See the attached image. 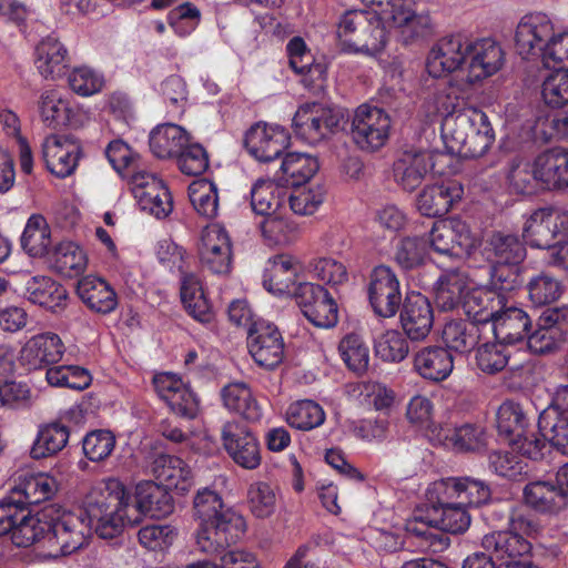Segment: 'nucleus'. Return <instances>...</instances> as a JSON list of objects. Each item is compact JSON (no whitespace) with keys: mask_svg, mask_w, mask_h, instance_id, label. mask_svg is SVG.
<instances>
[{"mask_svg":"<svg viewBox=\"0 0 568 568\" xmlns=\"http://www.w3.org/2000/svg\"><path fill=\"white\" fill-rule=\"evenodd\" d=\"M364 9L346 11L336 34L347 53L374 55L396 38L409 43L430 29L428 16L415 11L416 0H359Z\"/></svg>","mask_w":568,"mask_h":568,"instance_id":"nucleus-1","label":"nucleus"},{"mask_svg":"<svg viewBox=\"0 0 568 568\" xmlns=\"http://www.w3.org/2000/svg\"><path fill=\"white\" fill-rule=\"evenodd\" d=\"M418 115L429 124L440 122L442 140L450 155L480 158L495 141L488 115L475 106H463V98L453 84L428 94Z\"/></svg>","mask_w":568,"mask_h":568,"instance_id":"nucleus-2","label":"nucleus"},{"mask_svg":"<svg viewBox=\"0 0 568 568\" xmlns=\"http://www.w3.org/2000/svg\"><path fill=\"white\" fill-rule=\"evenodd\" d=\"M432 247L450 260H470L481 256L494 263L491 271L499 268L504 275L526 257V248L519 239L511 234L495 233L483 248V232L465 220L453 216L434 223L430 234Z\"/></svg>","mask_w":568,"mask_h":568,"instance_id":"nucleus-3","label":"nucleus"},{"mask_svg":"<svg viewBox=\"0 0 568 568\" xmlns=\"http://www.w3.org/2000/svg\"><path fill=\"white\" fill-rule=\"evenodd\" d=\"M505 62L501 45L490 38L471 40L457 34L442 39L429 51L426 70L433 78L457 72L462 91L497 73Z\"/></svg>","mask_w":568,"mask_h":568,"instance_id":"nucleus-4","label":"nucleus"},{"mask_svg":"<svg viewBox=\"0 0 568 568\" xmlns=\"http://www.w3.org/2000/svg\"><path fill=\"white\" fill-rule=\"evenodd\" d=\"M83 506L92 529L102 539H112L141 520L125 486L113 477L95 483Z\"/></svg>","mask_w":568,"mask_h":568,"instance_id":"nucleus-5","label":"nucleus"},{"mask_svg":"<svg viewBox=\"0 0 568 568\" xmlns=\"http://www.w3.org/2000/svg\"><path fill=\"white\" fill-rule=\"evenodd\" d=\"M193 509L199 521L196 545L201 551L217 554L244 535V517L227 507L215 490L200 489L194 497Z\"/></svg>","mask_w":568,"mask_h":568,"instance_id":"nucleus-6","label":"nucleus"},{"mask_svg":"<svg viewBox=\"0 0 568 568\" xmlns=\"http://www.w3.org/2000/svg\"><path fill=\"white\" fill-rule=\"evenodd\" d=\"M43 517L49 521L45 538L49 557L70 556L88 545L92 527L84 507L51 505L43 510Z\"/></svg>","mask_w":568,"mask_h":568,"instance_id":"nucleus-7","label":"nucleus"},{"mask_svg":"<svg viewBox=\"0 0 568 568\" xmlns=\"http://www.w3.org/2000/svg\"><path fill=\"white\" fill-rule=\"evenodd\" d=\"M518 285L519 274L510 270L504 275L496 268L490 272L489 285L471 284L463 300V310L474 323L490 325L497 313L508 304L510 294Z\"/></svg>","mask_w":568,"mask_h":568,"instance_id":"nucleus-8","label":"nucleus"},{"mask_svg":"<svg viewBox=\"0 0 568 568\" xmlns=\"http://www.w3.org/2000/svg\"><path fill=\"white\" fill-rule=\"evenodd\" d=\"M40 121L49 129H82L93 120L90 106L74 101L62 90L48 87L41 90L37 100Z\"/></svg>","mask_w":568,"mask_h":568,"instance_id":"nucleus-9","label":"nucleus"},{"mask_svg":"<svg viewBox=\"0 0 568 568\" xmlns=\"http://www.w3.org/2000/svg\"><path fill=\"white\" fill-rule=\"evenodd\" d=\"M392 120L382 108L362 104L352 116L351 136L358 149L375 152L382 149L389 139Z\"/></svg>","mask_w":568,"mask_h":568,"instance_id":"nucleus-10","label":"nucleus"},{"mask_svg":"<svg viewBox=\"0 0 568 568\" xmlns=\"http://www.w3.org/2000/svg\"><path fill=\"white\" fill-rule=\"evenodd\" d=\"M559 236H568V211L540 207L526 216L523 239L529 246L547 250Z\"/></svg>","mask_w":568,"mask_h":568,"instance_id":"nucleus-11","label":"nucleus"},{"mask_svg":"<svg viewBox=\"0 0 568 568\" xmlns=\"http://www.w3.org/2000/svg\"><path fill=\"white\" fill-rule=\"evenodd\" d=\"M343 118L339 110L320 103H306L295 112L293 129L301 139L315 144L333 134Z\"/></svg>","mask_w":568,"mask_h":568,"instance_id":"nucleus-12","label":"nucleus"},{"mask_svg":"<svg viewBox=\"0 0 568 568\" xmlns=\"http://www.w3.org/2000/svg\"><path fill=\"white\" fill-rule=\"evenodd\" d=\"M429 496L436 500H455L465 508L479 507L491 499V489L479 478L456 476L429 484Z\"/></svg>","mask_w":568,"mask_h":568,"instance_id":"nucleus-13","label":"nucleus"},{"mask_svg":"<svg viewBox=\"0 0 568 568\" xmlns=\"http://www.w3.org/2000/svg\"><path fill=\"white\" fill-rule=\"evenodd\" d=\"M128 179L141 211L156 219H164L172 212V196L164 182L155 174L139 170L131 174L128 172Z\"/></svg>","mask_w":568,"mask_h":568,"instance_id":"nucleus-14","label":"nucleus"},{"mask_svg":"<svg viewBox=\"0 0 568 568\" xmlns=\"http://www.w3.org/2000/svg\"><path fill=\"white\" fill-rule=\"evenodd\" d=\"M538 428L552 447L568 455V385L555 387L550 403L539 415Z\"/></svg>","mask_w":568,"mask_h":568,"instance_id":"nucleus-15","label":"nucleus"},{"mask_svg":"<svg viewBox=\"0 0 568 568\" xmlns=\"http://www.w3.org/2000/svg\"><path fill=\"white\" fill-rule=\"evenodd\" d=\"M550 18L541 12L524 16L515 31V48L526 60L538 59L554 32Z\"/></svg>","mask_w":568,"mask_h":568,"instance_id":"nucleus-16","label":"nucleus"},{"mask_svg":"<svg viewBox=\"0 0 568 568\" xmlns=\"http://www.w3.org/2000/svg\"><path fill=\"white\" fill-rule=\"evenodd\" d=\"M288 131L276 123L257 122L245 133L247 152L260 162L277 159L290 144Z\"/></svg>","mask_w":568,"mask_h":568,"instance_id":"nucleus-17","label":"nucleus"},{"mask_svg":"<svg viewBox=\"0 0 568 568\" xmlns=\"http://www.w3.org/2000/svg\"><path fill=\"white\" fill-rule=\"evenodd\" d=\"M368 298L375 314L379 317L389 318L397 313L403 300L400 284L389 266L379 265L373 270Z\"/></svg>","mask_w":568,"mask_h":568,"instance_id":"nucleus-18","label":"nucleus"},{"mask_svg":"<svg viewBox=\"0 0 568 568\" xmlns=\"http://www.w3.org/2000/svg\"><path fill=\"white\" fill-rule=\"evenodd\" d=\"M159 398L179 416L193 418L199 412V399L190 385L173 373H159L153 377Z\"/></svg>","mask_w":568,"mask_h":568,"instance_id":"nucleus-19","label":"nucleus"},{"mask_svg":"<svg viewBox=\"0 0 568 568\" xmlns=\"http://www.w3.org/2000/svg\"><path fill=\"white\" fill-rule=\"evenodd\" d=\"M297 305L304 316L315 326L329 328L338 321V307L335 300L321 285L302 283L297 291Z\"/></svg>","mask_w":568,"mask_h":568,"instance_id":"nucleus-20","label":"nucleus"},{"mask_svg":"<svg viewBox=\"0 0 568 568\" xmlns=\"http://www.w3.org/2000/svg\"><path fill=\"white\" fill-rule=\"evenodd\" d=\"M81 148L69 134H49L41 144L47 169L58 178L71 175L78 166Z\"/></svg>","mask_w":568,"mask_h":568,"instance_id":"nucleus-21","label":"nucleus"},{"mask_svg":"<svg viewBox=\"0 0 568 568\" xmlns=\"http://www.w3.org/2000/svg\"><path fill=\"white\" fill-rule=\"evenodd\" d=\"M200 261L215 274H226L232 264V243L226 230L219 224L203 229L199 246Z\"/></svg>","mask_w":568,"mask_h":568,"instance_id":"nucleus-22","label":"nucleus"},{"mask_svg":"<svg viewBox=\"0 0 568 568\" xmlns=\"http://www.w3.org/2000/svg\"><path fill=\"white\" fill-rule=\"evenodd\" d=\"M65 347L53 332H43L28 338L19 352V362L28 371L43 369L60 362Z\"/></svg>","mask_w":568,"mask_h":568,"instance_id":"nucleus-23","label":"nucleus"},{"mask_svg":"<svg viewBox=\"0 0 568 568\" xmlns=\"http://www.w3.org/2000/svg\"><path fill=\"white\" fill-rule=\"evenodd\" d=\"M429 443L458 453L478 452L487 444L485 429L480 425L463 424L452 426L444 423L443 427L430 430Z\"/></svg>","mask_w":568,"mask_h":568,"instance_id":"nucleus-24","label":"nucleus"},{"mask_svg":"<svg viewBox=\"0 0 568 568\" xmlns=\"http://www.w3.org/2000/svg\"><path fill=\"white\" fill-rule=\"evenodd\" d=\"M222 440L225 450L239 466L255 469L261 465L260 444L246 426L226 423L222 429Z\"/></svg>","mask_w":568,"mask_h":568,"instance_id":"nucleus-25","label":"nucleus"},{"mask_svg":"<svg viewBox=\"0 0 568 568\" xmlns=\"http://www.w3.org/2000/svg\"><path fill=\"white\" fill-rule=\"evenodd\" d=\"M481 547L494 554L501 568H539L527 559L531 545L523 537L486 534Z\"/></svg>","mask_w":568,"mask_h":568,"instance_id":"nucleus-26","label":"nucleus"},{"mask_svg":"<svg viewBox=\"0 0 568 568\" xmlns=\"http://www.w3.org/2000/svg\"><path fill=\"white\" fill-rule=\"evenodd\" d=\"M58 481L47 473L23 471L17 476L8 497L19 507L28 508L53 497Z\"/></svg>","mask_w":568,"mask_h":568,"instance_id":"nucleus-27","label":"nucleus"},{"mask_svg":"<svg viewBox=\"0 0 568 568\" xmlns=\"http://www.w3.org/2000/svg\"><path fill=\"white\" fill-rule=\"evenodd\" d=\"M248 351L254 362L264 368L273 369L284 357V343L278 329L268 322H260L247 336Z\"/></svg>","mask_w":568,"mask_h":568,"instance_id":"nucleus-28","label":"nucleus"},{"mask_svg":"<svg viewBox=\"0 0 568 568\" xmlns=\"http://www.w3.org/2000/svg\"><path fill=\"white\" fill-rule=\"evenodd\" d=\"M427 501L426 520L442 531L462 534L468 529L471 517L464 506L455 500H436L429 496V486L426 488Z\"/></svg>","mask_w":568,"mask_h":568,"instance_id":"nucleus-29","label":"nucleus"},{"mask_svg":"<svg viewBox=\"0 0 568 568\" xmlns=\"http://www.w3.org/2000/svg\"><path fill=\"white\" fill-rule=\"evenodd\" d=\"M301 270L298 260L291 255L275 256L263 277L265 290L276 296H292L297 301V291L303 282L296 281Z\"/></svg>","mask_w":568,"mask_h":568,"instance_id":"nucleus-30","label":"nucleus"},{"mask_svg":"<svg viewBox=\"0 0 568 568\" xmlns=\"http://www.w3.org/2000/svg\"><path fill=\"white\" fill-rule=\"evenodd\" d=\"M463 185L453 180L442 181L426 186L416 201L417 210L425 216L435 217L446 214L453 205L460 201Z\"/></svg>","mask_w":568,"mask_h":568,"instance_id":"nucleus-31","label":"nucleus"},{"mask_svg":"<svg viewBox=\"0 0 568 568\" xmlns=\"http://www.w3.org/2000/svg\"><path fill=\"white\" fill-rule=\"evenodd\" d=\"M436 158L440 154L432 151H406L394 163L395 181L405 190L416 189L424 176L436 169Z\"/></svg>","mask_w":568,"mask_h":568,"instance_id":"nucleus-32","label":"nucleus"},{"mask_svg":"<svg viewBox=\"0 0 568 568\" xmlns=\"http://www.w3.org/2000/svg\"><path fill=\"white\" fill-rule=\"evenodd\" d=\"M434 323L433 308L429 301L419 293L407 295L400 312V324L413 341L424 339Z\"/></svg>","mask_w":568,"mask_h":568,"instance_id":"nucleus-33","label":"nucleus"},{"mask_svg":"<svg viewBox=\"0 0 568 568\" xmlns=\"http://www.w3.org/2000/svg\"><path fill=\"white\" fill-rule=\"evenodd\" d=\"M151 473L168 490L187 491L193 485L192 468L179 456L156 455L151 464Z\"/></svg>","mask_w":568,"mask_h":568,"instance_id":"nucleus-34","label":"nucleus"},{"mask_svg":"<svg viewBox=\"0 0 568 568\" xmlns=\"http://www.w3.org/2000/svg\"><path fill=\"white\" fill-rule=\"evenodd\" d=\"M135 515H144L151 518L169 516L174 505L171 495L163 486L153 480H143L135 486Z\"/></svg>","mask_w":568,"mask_h":568,"instance_id":"nucleus-35","label":"nucleus"},{"mask_svg":"<svg viewBox=\"0 0 568 568\" xmlns=\"http://www.w3.org/2000/svg\"><path fill=\"white\" fill-rule=\"evenodd\" d=\"M413 366L422 378L430 382H442L452 374L454 358L445 347L426 346L414 354Z\"/></svg>","mask_w":568,"mask_h":568,"instance_id":"nucleus-36","label":"nucleus"},{"mask_svg":"<svg viewBox=\"0 0 568 568\" xmlns=\"http://www.w3.org/2000/svg\"><path fill=\"white\" fill-rule=\"evenodd\" d=\"M536 173L539 183L549 190L568 187V151L554 148L536 158Z\"/></svg>","mask_w":568,"mask_h":568,"instance_id":"nucleus-37","label":"nucleus"},{"mask_svg":"<svg viewBox=\"0 0 568 568\" xmlns=\"http://www.w3.org/2000/svg\"><path fill=\"white\" fill-rule=\"evenodd\" d=\"M34 65L43 79H59L68 67L65 47L55 37L49 36L42 39L34 50Z\"/></svg>","mask_w":568,"mask_h":568,"instance_id":"nucleus-38","label":"nucleus"},{"mask_svg":"<svg viewBox=\"0 0 568 568\" xmlns=\"http://www.w3.org/2000/svg\"><path fill=\"white\" fill-rule=\"evenodd\" d=\"M77 293L89 308L98 313L109 314L118 306V295L113 287L104 278L95 275L80 278Z\"/></svg>","mask_w":568,"mask_h":568,"instance_id":"nucleus-39","label":"nucleus"},{"mask_svg":"<svg viewBox=\"0 0 568 568\" xmlns=\"http://www.w3.org/2000/svg\"><path fill=\"white\" fill-rule=\"evenodd\" d=\"M17 513L9 531L12 542L18 547H29L36 542H42L45 548L49 521L43 517V511L32 515L28 508L17 506Z\"/></svg>","mask_w":568,"mask_h":568,"instance_id":"nucleus-40","label":"nucleus"},{"mask_svg":"<svg viewBox=\"0 0 568 568\" xmlns=\"http://www.w3.org/2000/svg\"><path fill=\"white\" fill-rule=\"evenodd\" d=\"M530 325L531 321L526 312L506 305L495 316L490 329L499 342L514 344L527 336Z\"/></svg>","mask_w":568,"mask_h":568,"instance_id":"nucleus-41","label":"nucleus"},{"mask_svg":"<svg viewBox=\"0 0 568 568\" xmlns=\"http://www.w3.org/2000/svg\"><path fill=\"white\" fill-rule=\"evenodd\" d=\"M189 138V133L178 124H159L150 132V150L159 159L176 158Z\"/></svg>","mask_w":568,"mask_h":568,"instance_id":"nucleus-42","label":"nucleus"},{"mask_svg":"<svg viewBox=\"0 0 568 568\" xmlns=\"http://www.w3.org/2000/svg\"><path fill=\"white\" fill-rule=\"evenodd\" d=\"M524 500L526 505L542 514H557L566 507L550 475L546 479L528 483L524 488Z\"/></svg>","mask_w":568,"mask_h":568,"instance_id":"nucleus-43","label":"nucleus"},{"mask_svg":"<svg viewBox=\"0 0 568 568\" xmlns=\"http://www.w3.org/2000/svg\"><path fill=\"white\" fill-rule=\"evenodd\" d=\"M286 201L287 189L273 180H257L251 189V206L256 214H275L285 207Z\"/></svg>","mask_w":568,"mask_h":568,"instance_id":"nucleus-44","label":"nucleus"},{"mask_svg":"<svg viewBox=\"0 0 568 568\" xmlns=\"http://www.w3.org/2000/svg\"><path fill=\"white\" fill-rule=\"evenodd\" d=\"M22 250L31 257H44L52 245L51 229L41 214H31L20 237Z\"/></svg>","mask_w":568,"mask_h":568,"instance_id":"nucleus-45","label":"nucleus"},{"mask_svg":"<svg viewBox=\"0 0 568 568\" xmlns=\"http://www.w3.org/2000/svg\"><path fill=\"white\" fill-rule=\"evenodd\" d=\"M26 296L33 304L57 311L64 305L68 293L51 277L37 275L26 282Z\"/></svg>","mask_w":568,"mask_h":568,"instance_id":"nucleus-46","label":"nucleus"},{"mask_svg":"<svg viewBox=\"0 0 568 568\" xmlns=\"http://www.w3.org/2000/svg\"><path fill=\"white\" fill-rule=\"evenodd\" d=\"M473 282L464 272L452 271L439 277L436 284L435 300L438 307L450 311L463 307V300Z\"/></svg>","mask_w":568,"mask_h":568,"instance_id":"nucleus-47","label":"nucleus"},{"mask_svg":"<svg viewBox=\"0 0 568 568\" xmlns=\"http://www.w3.org/2000/svg\"><path fill=\"white\" fill-rule=\"evenodd\" d=\"M221 398L226 409L248 420H257L262 416V409L245 383L234 382L225 385L221 389Z\"/></svg>","mask_w":568,"mask_h":568,"instance_id":"nucleus-48","label":"nucleus"},{"mask_svg":"<svg viewBox=\"0 0 568 568\" xmlns=\"http://www.w3.org/2000/svg\"><path fill=\"white\" fill-rule=\"evenodd\" d=\"M181 301L187 313L201 323L212 318L209 301L205 297L201 280L195 274H184L181 278Z\"/></svg>","mask_w":568,"mask_h":568,"instance_id":"nucleus-49","label":"nucleus"},{"mask_svg":"<svg viewBox=\"0 0 568 568\" xmlns=\"http://www.w3.org/2000/svg\"><path fill=\"white\" fill-rule=\"evenodd\" d=\"M51 266L64 276L82 274L88 266L85 251L75 242L62 241L50 254Z\"/></svg>","mask_w":568,"mask_h":568,"instance_id":"nucleus-50","label":"nucleus"},{"mask_svg":"<svg viewBox=\"0 0 568 568\" xmlns=\"http://www.w3.org/2000/svg\"><path fill=\"white\" fill-rule=\"evenodd\" d=\"M69 437V428L61 423L40 425L31 447V456L41 459L55 455L67 446Z\"/></svg>","mask_w":568,"mask_h":568,"instance_id":"nucleus-51","label":"nucleus"},{"mask_svg":"<svg viewBox=\"0 0 568 568\" xmlns=\"http://www.w3.org/2000/svg\"><path fill=\"white\" fill-rule=\"evenodd\" d=\"M260 229L265 243L270 246H285L294 243L298 236V226L282 211L264 216Z\"/></svg>","mask_w":568,"mask_h":568,"instance_id":"nucleus-52","label":"nucleus"},{"mask_svg":"<svg viewBox=\"0 0 568 568\" xmlns=\"http://www.w3.org/2000/svg\"><path fill=\"white\" fill-rule=\"evenodd\" d=\"M442 339L447 348L465 354L478 343L479 328L474 322L452 321L445 324Z\"/></svg>","mask_w":568,"mask_h":568,"instance_id":"nucleus-53","label":"nucleus"},{"mask_svg":"<svg viewBox=\"0 0 568 568\" xmlns=\"http://www.w3.org/2000/svg\"><path fill=\"white\" fill-rule=\"evenodd\" d=\"M318 169L320 163L315 156L301 152L287 153L281 165L284 178L294 186L310 181Z\"/></svg>","mask_w":568,"mask_h":568,"instance_id":"nucleus-54","label":"nucleus"},{"mask_svg":"<svg viewBox=\"0 0 568 568\" xmlns=\"http://www.w3.org/2000/svg\"><path fill=\"white\" fill-rule=\"evenodd\" d=\"M45 381L52 387H67L83 390L91 385L92 376L88 369L78 365H50Z\"/></svg>","mask_w":568,"mask_h":568,"instance_id":"nucleus-55","label":"nucleus"},{"mask_svg":"<svg viewBox=\"0 0 568 568\" xmlns=\"http://www.w3.org/2000/svg\"><path fill=\"white\" fill-rule=\"evenodd\" d=\"M278 489L266 481H255L248 486L247 504L252 515L260 519L271 517L277 508Z\"/></svg>","mask_w":568,"mask_h":568,"instance_id":"nucleus-56","label":"nucleus"},{"mask_svg":"<svg viewBox=\"0 0 568 568\" xmlns=\"http://www.w3.org/2000/svg\"><path fill=\"white\" fill-rule=\"evenodd\" d=\"M432 234V231L429 232ZM430 236L427 240L418 236L403 237L396 245L395 261L404 270H412L419 266L426 258L429 251L436 252L430 245Z\"/></svg>","mask_w":568,"mask_h":568,"instance_id":"nucleus-57","label":"nucleus"},{"mask_svg":"<svg viewBox=\"0 0 568 568\" xmlns=\"http://www.w3.org/2000/svg\"><path fill=\"white\" fill-rule=\"evenodd\" d=\"M286 422L300 430H311L325 422L323 407L310 399L292 403L286 410Z\"/></svg>","mask_w":568,"mask_h":568,"instance_id":"nucleus-58","label":"nucleus"},{"mask_svg":"<svg viewBox=\"0 0 568 568\" xmlns=\"http://www.w3.org/2000/svg\"><path fill=\"white\" fill-rule=\"evenodd\" d=\"M528 426V419L520 404L514 400L504 402L497 410V429L501 436L510 438L521 437Z\"/></svg>","mask_w":568,"mask_h":568,"instance_id":"nucleus-59","label":"nucleus"},{"mask_svg":"<svg viewBox=\"0 0 568 568\" xmlns=\"http://www.w3.org/2000/svg\"><path fill=\"white\" fill-rule=\"evenodd\" d=\"M326 199V189L323 184L315 183L305 186H295L292 192L287 191L290 207L295 214H314Z\"/></svg>","mask_w":568,"mask_h":568,"instance_id":"nucleus-60","label":"nucleus"},{"mask_svg":"<svg viewBox=\"0 0 568 568\" xmlns=\"http://www.w3.org/2000/svg\"><path fill=\"white\" fill-rule=\"evenodd\" d=\"M435 406L433 400L425 395H414L406 405V418L410 425L424 432L429 442L430 430L435 427H443L444 423L434 420Z\"/></svg>","mask_w":568,"mask_h":568,"instance_id":"nucleus-61","label":"nucleus"},{"mask_svg":"<svg viewBox=\"0 0 568 568\" xmlns=\"http://www.w3.org/2000/svg\"><path fill=\"white\" fill-rule=\"evenodd\" d=\"M189 197L194 210L204 217H214L219 209L216 185L206 179H199L189 185Z\"/></svg>","mask_w":568,"mask_h":568,"instance_id":"nucleus-62","label":"nucleus"},{"mask_svg":"<svg viewBox=\"0 0 568 568\" xmlns=\"http://www.w3.org/2000/svg\"><path fill=\"white\" fill-rule=\"evenodd\" d=\"M374 351L383 362L399 363L407 357L409 348L400 332L387 329L375 337Z\"/></svg>","mask_w":568,"mask_h":568,"instance_id":"nucleus-63","label":"nucleus"},{"mask_svg":"<svg viewBox=\"0 0 568 568\" xmlns=\"http://www.w3.org/2000/svg\"><path fill=\"white\" fill-rule=\"evenodd\" d=\"M541 82V98L551 108L568 105V70L550 69Z\"/></svg>","mask_w":568,"mask_h":568,"instance_id":"nucleus-64","label":"nucleus"}]
</instances>
